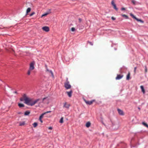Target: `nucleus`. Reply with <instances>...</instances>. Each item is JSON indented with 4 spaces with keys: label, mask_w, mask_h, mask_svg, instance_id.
Segmentation results:
<instances>
[{
    "label": "nucleus",
    "mask_w": 148,
    "mask_h": 148,
    "mask_svg": "<svg viewBox=\"0 0 148 148\" xmlns=\"http://www.w3.org/2000/svg\"><path fill=\"white\" fill-rule=\"evenodd\" d=\"M39 100V99H37L34 100L33 99L26 98L25 99V103L28 106H32L36 103Z\"/></svg>",
    "instance_id": "obj_1"
},
{
    "label": "nucleus",
    "mask_w": 148,
    "mask_h": 148,
    "mask_svg": "<svg viewBox=\"0 0 148 148\" xmlns=\"http://www.w3.org/2000/svg\"><path fill=\"white\" fill-rule=\"evenodd\" d=\"M64 87L66 90L69 89L71 88V86L70 84L67 77L66 78V82L64 83Z\"/></svg>",
    "instance_id": "obj_2"
},
{
    "label": "nucleus",
    "mask_w": 148,
    "mask_h": 148,
    "mask_svg": "<svg viewBox=\"0 0 148 148\" xmlns=\"http://www.w3.org/2000/svg\"><path fill=\"white\" fill-rule=\"evenodd\" d=\"M95 101V99L92 100L90 101H86V100H85V102H86V104L89 105H90L92 103L94 102Z\"/></svg>",
    "instance_id": "obj_3"
},
{
    "label": "nucleus",
    "mask_w": 148,
    "mask_h": 148,
    "mask_svg": "<svg viewBox=\"0 0 148 148\" xmlns=\"http://www.w3.org/2000/svg\"><path fill=\"white\" fill-rule=\"evenodd\" d=\"M117 111H118V113L120 115L123 116L124 115V113L122 110H121L119 108H118Z\"/></svg>",
    "instance_id": "obj_4"
},
{
    "label": "nucleus",
    "mask_w": 148,
    "mask_h": 148,
    "mask_svg": "<svg viewBox=\"0 0 148 148\" xmlns=\"http://www.w3.org/2000/svg\"><path fill=\"white\" fill-rule=\"evenodd\" d=\"M34 68V63L32 62L30 64L29 69H30V70H33Z\"/></svg>",
    "instance_id": "obj_5"
},
{
    "label": "nucleus",
    "mask_w": 148,
    "mask_h": 148,
    "mask_svg": "<svg viewBox=\"0 0 148 148\" xmlns=\"http://www.w3.org/2000/svg\"><path fill=\"white\" fill-rule=\"evenodd\" d=\"M43 30L46 32H48L49 31V28L48 27L45 26L42 27Z\"/></svg>",
    "instance_id": "obj_6"
},
{
    "label": "nucleus",
    "mask_w": 148,
    "mask_h": 148,
    "mask_svg": "<svg viewBox=\"0 0 148 148\" xmlns=\"http://www.w3.org/2000/svg\"><path fill=\"white\" fill-rule=\"evenodd\" d=\"M111 4L113 6L114 8L117 11L118 10V8L116 7V5L114 3L113 0L111 2Z\"/></svg>",
    "instance_id": "obj_7"
},
{
    "label": "nucleus",
    "mask_w": 148,
    "mask_h": 148,
    "mask_svg": "<svg viewBox=\"0 0 148 148\" xmlns=\"http://www.w3.org/2000/svg\"><path fill=\"white\" fill-rule=\"evenodd\" d=\"M72 92H73V91H72V90H71L69 91H67L66 92V93L67 94L68 96L69 97H71Z\"/></svg>",
    "instance_id": "obj_8"
},
{
    "label": "nucleus",
    "mask_w": 148,
    "mask_h": 148,
    "mask_svg": "<svg viewBox=\"0 0 148 148\" xmlns=\"http://www.w3.org/2000/svg\"><path fill=\"white\" fill-rule=\"evenodd\" d=\"M123 75H121L119 74H117V76L116 77V80H119L121 79L123 77Z\"/></svg>",
    "instance_id": "obj_9"
},
{
    "label": "nucleus",
    "mask_w": 148,
    "mask_h": 148,
    "mask_svg": "<svg viewBox=\"0 0 148 148\" xmlns=\"http://www.w3.org/2000/svg\"><path fill=\"white\" fill-rule=\"evenodd\" d=\"M46 71L47 72H48L50 73L51 74V76L53 77V78H54V77L53 74V73L52 71L51 70H49L48 69H47V70H46Z\"/></svg>",
    "instance_id": "obj_10"
},
{
    "label": "nucleus",
    "mask_w": 148,
    "mask_h": 148,
    "mask_svg": "<svg viewBox=\"0 0 148 148\" xmlns=\"http://www.w3.org/2000/svg\"><path fill=\"white\" fill-rule=\"evenodd\" d=\"M70 106V104H67L66 102H65L64 104L63 107L67 108H69Z\"/></svg>",
    "instance_id": "obj_11"
},
{
    "label": "nucleus",
    "mask_w": 148,
    "mask_h": 148,
    "mask_svg": "<svg viewBox=\"0 0 148 148\" xmlns=\"http://www.w3.org/2000/svg\"><path fill=\"white\" fill-rule=\"evenodd\" d=\"M44 114H45L44 113H42V114H41V115L39 117V120L41 123H42V122H43L42 121V117H43V116Z\"/></svg>",
    "instance_id": "obj_12"
},
{
    "label": "nucleus",
    "mask_w": 148,
    "mask_h": 148,
    "mask_svg": "<svg viewBox=\"0 0 148 148\" xmlns=\"http://www.w3.org/2000/svg\"><path fill=\"white\" fill-rule=\"evenodd\" d=\"M130 73H128V74L126 76V80H129L130 79Z\"/></svg>",
    "instance_id": "obj_13"
},
{
    "label": "nucleus",
    "mask_w": 148,
    "mask_h": 148,
    "mask_svg": "<svg viewBox=\"0 0 148 148\" xmlns=\"http://www.w3.org/2000/svg\"><path fill=\"white\" fill-rule=\"evenodd\" d=\"M140 88L141 89L142 91L143 94H145V91L144 89L143 86H140Z\"/></svg>",
    "instance_id": "obj_14"
},
{
    "label": "nucleus",
    "mask_w": 148,
    "mask_h": 148,
    "mask_svg": "<svg viewBox=\"0 0 148 148\" xmlns=\"http://www.w3.org/2000/svg\"><path fill=\"white\" fill-rule=\"evenodd\" d=\"M30 113V112L29 111H25L24 113V115L25 116L28 115Z\"/></svg>",
    "instance_id": "obj_15"
},
{
    "label": "nucleus",
    "mask_w": 148,
    "mask_h": 148,
    "mask_svg": "<svg viewBox=\"0 0 148 148\" xmlns=\"http://www.w3.org/2000/svg\"><path fill=\"white\" fill-rule=\"evenodd\" d=\"M90 123L89 122H87L86 124V126L88 127L90 126Z\"/></svg>",
    "instance_id": "obj_16"
},
{
    "label": "nucleus",
    "mask_w": 148,
    "mask_h": 148,
    "mask_svg": "<svg viewBox=\"0 0 148 148\" xmlns=\"http://www.w3.org/2000/svg\"><path fill=\"white\" fill-rule=\"evenodd\" d=\"M18 106L20 108H21L24 107V105L23 104H21V103H18Z\"/></svg>",
    "instance_id": "obj_17"
},
{
    "label": "nucleus",
    "mask_w": 148,
    "mask_h": 148,
    "mask_svg": "<svg viewBox=\"0 0 148 148\" xmlns=\"http://www.w3.org/2000/svg\"><path fill=\"white\" fill-rule=\"evenodd\" d=\"M135 19L137 21L140 22L141 23H144V21H142V20L140 19H138V18H136Z\"/></svg>",
    "instance_id": "obj_18"
},
{
    "label": "nucleus",
    "mask_w": 148,
    "mask_h": 148,
    "mask_svg": "<svg viewBox=\"0 0 148 148\" xmlns=\"http://www.w3.org/2000/svg\"><path fill=\"white\" fill-rule=\"evenodd\" d=\"M142 124L144 126L148 128V124H147L146 123H145L144 122H143L142 123Z\"/></svg>",
    "instance_id": "obj_19"
},
{
    "label": "nucleus",
    "mask_w": 148,
    "mask_h": 148,
    "mask_svg": "<svg viewBox=\"0 0 148 148\" xmlns=\"http://www.w3.org/2000/svg\"><path fill=\"white\" fill-rule=\"evenodd\" d=\"M130 15L134 19H136V18L135 16H134L132 13H130Z\"/></svg>",
    "instance_id": "obj_20"
},
{
    "label": "nucleus",
    "mask_w": 148,
    "mask_h": 148,
    "mask_svg": "<svg viewBox=\"0 0 148 148\" xmlns=\"http://www.w3.org/2000/svg\"><path fill=\"white\" fill-rule=\"evenodd\" d=\"M122 16L123 17H125L126 19H128L129 18L125 14H122Z\"/></svg>",
    "instance_id": "obj_21"
},
{
    "label": "nucleus",
    "mask_w": 148,
    "mask_h": 148,
    "mask_svg": "<svg viewBox=\"0 0 148 148\" xmlns=\"http://www.w3.org/2000/svg\"><path fill=\"white\" fill-rule=\"evenodd\" d=\"M33 127H36L38 125V123L36 122H34L33 124Z\"/></svg>",
    "instance_id": "obj_22"
},
{
    "label": "nucleus",
    "mask_w": 148,
    "mask_h": 148,
    "mask_svg": "<svg viewBox=\"0 0 148 148\" xmlns=\"http://www.w3.org/2000/svg\"><path fill=\"white\" fill-rule=\"evenodd\" d=\"M63 117H61L60 121H59V122L60 123H63Z\"/></svg>",
    "instance_id": "obj_23"
},
{
    "label": "nucleus",
    "mask_w": 148,
    "mask_h": 148,
    "mask_svg": "<svg viewBox=\"0 0 148 148\" xmlns=\"http://www.w3.org/2000/svg\"><path fill=\"white\" fill-rule=\"evenodd\" d=\"M31 10V9L30 8H28L26 11V12L27 13H28Z\"/></svg>",
    "instance_id": "obj_24"
},
{
    "label": "nucleus",
    "mask_w": 148,
    "mask_h": 148,
    "mask_svg": "<svg viewBox=\"0 0 148 148\" xmlns=\"http://www.w3.org/2000/svg\"><path fill=\"white\" fill-rule=\"evenodd\" d=\"M87 42L90 45L92 46L93 45V43L91 42H90L89 41H87Z\"/></svg>",
    "instance_id": "obj_25"
},
{
    "label": "nucleus",
    "mask_w": 148,
    "mask_h": 148,
    "mask_svg": "<svg viewBox=\"0 0 148 148\" xmlns=\"http://www.w3.org/2000/svg\"><path fill=\"white\" fill-rule=\"evenodd\" d=\"M23 98L25 99L26 98H28L27 97V95L25 94H24L23 95Z\"/></svg>",
    "instance_id": "obj_26"
},
{
    "label": "nucleus",
    "mask_w": 148,
    "mask_h": 148,
    "mask_svg": "<svg viewBox=\"0 0 148 148\" xmlns=\"http://www.w3.org/2000/svg\"><path fill=\"white\" fill-rule=\"evenodd\" d=\"M20 100L21 101H25V99H24L23 98V97H22V98H20Z\"/></svg>",
    "instance_id": "obj_27"
},
{
    "label": "nucleus",
    "mask_w": 148,
    "mask_h": 148,
    "mask_svg": "<svg viewBox=\"0 0 148 148\" xmlns=\"http://www.w3.org/2000/svg\"><path fill=\"white\" fill-rule=\"evenodd\" d=\"M48 14V13H46L43 14L41 16V17H43L44 16H46Z\"/></svg>",
    "instance_id": "obj_28"
},
{
    "label": "nucleus",
    "mask_w": 148,
    "mask_h": 148,
    "mask_svg": "<svg viewBox=\"0 0 148 148\" xmlns=\"http://www.w3.org/2000/svg\"><path fill=\"white\" fill-rule=\"evenodd\" d=\"M31 70L29 69L27 71V74L29 75H30L31 73Z\"/></svg>",
    "instance_id": "obj_29"
},
{
    "label": "nucleus",
    "mask_w": 148,
    "mask_h": 148,
    "mask_svg": "<svg viewBox=\"0 0 148 148\" xmlns=\"http://www.w3.org/2000/svg\"><path fill=\"white\" fill-rule=\"evenodd\" d=\"M71 30L72 32H74L75 30V29L73 27H72L71 28Z\"/></svg>",
    "instance_id": "obj_30"
},
{
    "label": "nucleus",
    "mask_w": 148,
    "mask_h": 148,
    "mask_svg": "<svg viewBox=\"0 0 148 148\" xmlns=\"http://www.w3.org/2000/svg\"><path fill=\"white\" fill-rule=\"evenodd\" d=\"M51 112V111H47L45 113H44L45 114H46L47 113H50V112Z\"/></svg>",
    "instance_id": "obj_31"
},
{
    "label": "nucleus",
    "mask_w": 148,
    "mask_h": 148,
    "mask_svg": "<svg viewBox=\"0 0 148 148\" xmlns=\"http://www.w3.org/2000/svg\"><path fill=\"white\" fill-rule=\"evenodd\" d=\"M34 14H35V12H33L30 14V16H32L33 15H34Z\"/></svg>",
    "instance_id": "obj_32"
},
{
    "label": "nucleus",
    "mask_w": 148,
    "mask_h": 148,
    "mask_svg": "<svg viewBox=\"0 0 148 148\" xmlns=\"http://www.w3.org/2000/svg\"><path fill=\"white\" fill-rule=\"evenodd\" d=\"M136 69H137V67H135L134 68V72L135 73H136Z\"/></svg>",
    "instance_id": "obj_33"
},
{
    "label": "nucleus",
    "mask_w": 148,
    "mask_h": 148,
    "mask_svg": "<svg viewBox=\"0 0 148 148\" xmlns=\"http://www.w3.org/2000/svg\"><path fill=\"white\" fill-rule=\"evenodd\" d=\"M111 19L113 20H115L116 19L114 17H112Z\"/></svg>",
    "instance_id": "obj_34"
},
{
    "label": "nucleus",
    "mask_w": 148,
    "mask_h": 148,
    "mask_svg": "<svg viewBox=\"0 0 148 148\" xmlns=\"http://www.w3.org/2000/svg\"><path fill=\"white\" fill-rule=\"evenodd\" d=\"M132 3L134 4H135V1L134 0H133L132 1Z\"/></svg>",
    "instance_id": "obj_35"
},
{
    "label": "nucleus",
    "mask_w": 148,
    "mask_h": 148,
    "mask_svg": "<svg viewBox=\"0 0 148 148\" xmlns=\"http://www.w3.org/2000/svg\"><path fill=\"white\" fill-rule=\"evenodd\" d=\"M125 10V8H122L121 9V10Z\"/></svg>",
    "instance_id": "obj_36"
},
{
    "label": "nucleus",
    "mask_w": 148,
    "mask_h": 148,
    "mask_svg": "<svg viewBox=\"0 0 148 148\" xmlns=\"http://www.w3.org/2000/svg\"><path fill=\"white\" fill-rule=\"evenodd\" d=\"M48 129L49 130H51L52 129V127H49Z\"/></svg>",
    "instance_id": "obj_37"
},
{
    "label": "nucleus",
    "mask_w": 148,
    "mask_h": 148,
    "mask_svg": "<svg viewBox=\"0 0 148 148\" xmlns=\"http://www.w3.org/2000/svg\"><path fill=\"white\" fill-rule=\"evenodd\" d=\"M24 124V123H20V125L22 126V125H23Z\"/></svg>",
    "instance_id": "obj_38"
},
{
    "label": "nucleus",
    "mask_w": 148,
    "mask_h": 148,
    "mask_svg": "<svg viewBox=\"0 0 148 148\" xmlns=\"http://www.w3.org/2000/svg\"><path fill=\"white\" fill-rule=\"evenodd\" d=\"M13 93H16V94H18V93H17V92L16 91H14V92H13Z\"/></svg>",
    "instance_id": "obj_39"
},
{
    "label": "nucleus",
    "mask_w": 148,
    "mask_h": 148,
    "mask_svg": "<svg viewBox=\"0 0 148 148\" xmlns=\"http://www.w3.org/2000/svg\"><path fill=\"white\" fill-rule=\"evenodd\" d=\"M47 98V97H45L44 98H43V99H42V101H44L45 99H46Z\"/></svg>",
    "instance_id": "obj_40"
},
{
    "label": "nucleus",
    "mask_w": 148,
    "mask_h": 148,
    "mask_svg": "<svg viewBox=\"0 0 148 148\" xmlns=\"http://www.w3.org/2000/svg\"><path fill=\"white\" fill-rule=\"evenodd\" d=\"M147 68H146V67H145V72H147Z\"/></svg>",
    "instance_id": "obj_41"
},
{
    "label": "nucleus",
    "mask_w": 148,
    "mask_h": 148,
    "mask_svg": "<svg viewBox=\"0 0 148 148\" xmlns=\"http://www.w3.org/2000/svg\"><path fill=\"white\" fill-rule=\"evenodd\" d=\"M79 21H80V22H81V21H82V19L81 18H79Z\"/></svg>",
    "instance_id": "obj_42"
},
{
    "label": "nucleus",
    "mask_w": 148,
    "mask_h": 148,
    "mask_svg": "<svg viewBox=\"0 0 148 148\" xmlns=\"http://www.w3.org/2000/svg\"><path fill=\"white\" fill-rule=\"evenodd\" d=\"M45 66H46V69H48V68H47V67L46 65H45Z\"/></svg>",
    "instance_id": "obj_43"
},
{
    "label": "nucleus",
    "mask_w": 148,
    "mask_h": 148,
    "mask_svg": "<svg viewBox=\"0 0 148 148\" xmlns=\"http://www.w3.org/2000/svg\"><path fill=\"white\" fill-rule=\"evenodd\" d=\"M138 109L139 110H140V108L139 107H138Z\"/></svg>",
    "instance_id": "obj_44"
},
{
    "label": "nucleus",
    "mask_w": 148,
    "mask_h": 148,
    "mask_svg": "<svg viewBox=\"0 0 148 148\" xmlns=\"http://www.w3.org/2000/svg\"><path fill=\"white\" fill-rule=\"evenodd\" d=\"M21 112H19V113H18V114H21Z\"/></svg>",
    "instance_id": "obj_45"
},
{
    "label": "nucleus",
    "mask_w": 148,
    "mask_h": 148,
    "mask_svg": "<svg viewBox=\"0 0 148 148\" xmlns=\"http://www.w3.org/2000/svg\"><path fill=\"white\" fill-rule=\"evenodd\" d=\"M1 29V28H0V29Z\"/></svg>",
    "instance_id": "obj_46"
}]
</instances>
